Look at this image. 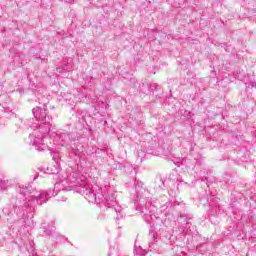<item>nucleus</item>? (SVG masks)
I'll use <instances>...</instances> for the list:
<instances>
[{"instance_id": "1", "label": "nucleus", "mask_w": 256, "mask_h": 256, "mask_svg": "<svg viewBox=\"0 0 256 256\" xmlns=\"http://www.w3.org/2000/svg\"><path fill=\"white\" fill-rule=\"evenodd\" d=\"M77 185H79V178H77V173L75 172L71 173L61 182L56 183L54 189L47 192L39 193L37 190L33 189L31 185H20L18 193L24 197V203L15 208L20 223L31 225L35 205H43V203H47L49 197L62 195L63 191H73Z\"/></svg>"}, {"instance_id": "2", "label": "nucleus", "mask_w": 256, "mask_h": 256, "mask_svg": "<svg viewBox=\"0 0 256 256\" xmlns=\"http://www.w3.org/2000/svg\"><path fill=\"white\" fill-rule=\"evenodd\" d=\"M49 131H51L49 126H46L45 128L40 127L38 130L34 129V131L29 135L30 143L36 147L37 151H45V149H47V145L43 139Z\"/></svg>"}, {"instance_id": "3", "label": "nucleus", "mask_w": 256, "mask_h": 256, "mask_svg": "<svg viewBox=\"0 0 256 256\" xmlns=\"http://www.w3.org/2000/svg\"><path fill=\"white\" fill-rule=\"evenodd\" d=\"M42 229L44 237H48L51 241H57L59 239V232L55 231V222H51L50 224L43 222Z\"/></svg>"}, {"instance_id": "4", "label": "nucleus", "mask_w": 256, "mask_h": 256, "mask_svg": "<svg viewBox=\"0 0 256 256\" xmlns=\"http://www.w3.org/2000/svg\"><path fill=\"white\" fill-rule=\"evenodd\" d=\"M32 113L36 119V121H39L40 123H51V117L47 116V108H41V107H35L32 110Z\"/></svg>"}, {"instance_id": "5", "label": "nucleus", "mask_w": 256, "mask_h": 256, "mask_svg": "<svg viewBox=\"0 0 256 256\" xmlns=\"http://www.w3.org/2000/svg\"><path fill=\"white\" fill-rule=\"evenodd\" d=\"M95 189H97V186L92 188H86L85 190V199H87L89 203H97V199H101V197H103V194L95 192Z\"/></svg>"}, {"instance_id": "6", "label": "nucleus", "mask_w": 256, "mask_h": 256, "mask_svg": "<svg viewBox=\"0 0 256 256\" xmlns=\"http://www.w3.org/2000/svg\"><path fill=\"white\" fill-rule=\"evenodd\" d=\"M56 139H59L58 145H61L62 147H65V145H67L71 141V138L67 133H62L60 135L57 134Z\"/></svg>"}, {"instance_id": "7", "label": "nucleus", "mask_w": 256, "mask_h": 256, "mask_svg": "<svg viewBox=\"0 0 256 256\" xmlns=\"http://www.w3.org/2000/svg\"><path fill=\"white\" fill-rule=\"evenodd\" d=\"M106 207L108 209H113V211H115V213H119L121 210H119V208L115 207V198H112L111 200L106 199Z\"/></svg>"}, {"instance_id": "8", "label": "nucleus", "mask_w": 256, "mask_h": 256, "mask_svg": "<svg viewBox=\"0 0 256 256\" xmlns=\"http://www.w3.org/2000/svg\"><path fill=\"white\" fill-rule=\"evenodd\" d=\"M61 201H67V198H66V197H64V198H62V199H61Z\"/></svg>"}]
</instances>
